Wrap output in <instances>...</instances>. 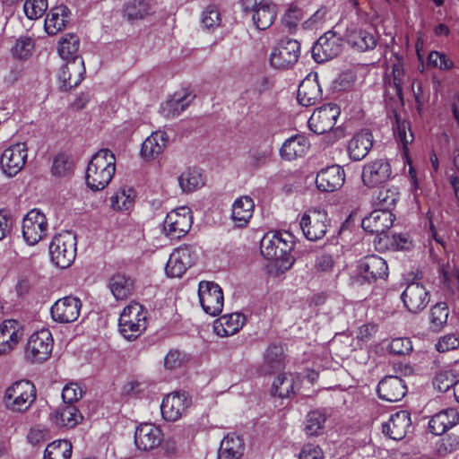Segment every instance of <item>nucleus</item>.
I'll return each mask as SVG.
<instances>
[{"label":"nucleus","instance_id":"obj_27","mask_svg":"<svg viewBox=\"0 0 459 459\" xmlns=\"http://www.w3.org/2000/svg\"><path fill=\"white\" fill-rule=\"evenodd\" d=\"M245 321V316L240 313L226 314L213 322V331L220 337H228L237 333Z\"/></svg>","mask_w":459,"mask_h":459},{"label":"nucleus","instance_id":"obj_58","mask_svg":"<svg viewBox=\"0 0 459 459\" xmlns=\"http://www.w3.org/2000/svg\"><path fill=\"white\" fill-rule=\"evenodd\" d=\"M429 66L437 68L439 70H450L454 66V62L444 53L438 51H431L427 58Z\"/></svg>","mask_w":459,"mask_h":459},{"label":"nucleus","instance_id":"obj_60","mask_svg":"<svg viewBox=\"0 0 459 459\" xmlns=\"http://www.w3.org/2000/svg\"><path fill=\"white\" fill-rule=\"evenodd\" d=\"M187 360V355L178 348L171 349L164 359V366L167 369H175L181 367Z\"/></svg>","mask_w":459,"mask_h":459},{"label":"nucleus","instance_id":"obj_7","mask_svg":"<svg viewBox=\"0 0 459 459\" xmlns=\"http://www.w3.org/2000/svg\"><path fill=\"white\" fill-rule=\"evenodd\" d=\"M300 56V44L296 39H281L273 49L270 64L276 69H287L293 66Z\"/></svg>","mask_w":459,"mask_h":459},{"label":"nucleus","instance_id":"obj_54","mask_svg":"<svg viewBox=\"0 0 459 459\" xmlns=\"http://www.w3.org/2000/svg\"><path fill=\"white\" fill-rule=\"evenodd\" d=\"M52 353V346H25L24 356L31 363L47 360Z\"/></svg>","mask_w":459,"mask_h":459},{"label":"nucleus","instance_id":"obj_38","mask_svg":"<svg viewBox=\"0 0 459 459\" xmlns=\"http://www.w3.org/2000/svg\"><path fill=\"white\" fill-rule=\"evenodd\" d=\"M255 204L249 196H241L232 204L231 219L238 227L246 226L253 215Z\"/></svg>","mask_w":459,"mask_h":459},{"label":"nucleus","instance_id":"obj_19","mask_svg":"<svg viewBox=\"0 0 459 459\" xmlns=\"http://www.w3.org/2000/svg\"><path fill=\"white\" fill-rule=\"evenodd\" d=\"M162 440V431L154 424L143 423L136 428L134 433V443L139 450H152L159 446Z\"/></svg>","mask_w":459,"mask_h":459},{"label":"nucleus","instance_id":"obj_6","mask_svg":"<svg viewBox=\"0 0 459 459\" xmlns=\"http://www.w3.org/2000/svg\"><path fill=\"white\" fill-rule=\"evenodd\" d=\"M193 224V215L189 207L181 206L170 211L163 222V231L171 239L185 236Z\"/></svg>","mask_w":459,"mask_h":459},{"label":"nucleus","instance_id":"obj_62","mask_svg":"<svg viewBox=\"0 0 459 459\" xmlns=\"http://www.w3.org/2000/svg\"><path fill=\"white\" fill-rule=\"evenodd\" d=\"M53 336L49 329L42 328L33 333L28 339L27 344H51Z\"/></svg>","mask_w":459,"mask_h":459},{"label":"nucleus","instance_id":"obj_47","mask_svg":"<svg viewBox=\"0 0 459 459\" xmlns=\"http://www.w3.org/2000/svg\"><path fill=\"white\" fill-rule=\"evenodd\" d=\"M73 446L66 439H58L48 445L44 459H70Z\"/></svg>","mask_w":459,"mask_h":459},{"label":"nucleus","instance_id":"obj_52","mask_svg":"<svg viewBox=\"0 0 459 459\" xmlns=\"http://www.w3.org/2000/svg\"><path fill=\"white\" fill-rule=\"evenodd\" d=\"M325 422V416L319 411H310L306 418L304 430L309 437L319 435Z\"/></svg>","mask_w":459,"mask_h":459},{"label":"nucleus","instance_id":"obj_45","mask_svg":"<svg viewBox=\"0 0 459 459\" xmlns=\"http://www.w3.org/2000/svg\"><path fill=\"white\" fill-rule=\"evenodd\" d=\"M34 48V39L29 35H22L15 39L11 48V54L16 60L26 61L32 56Z\"/></svg>","mask_w":459,"mask_h":459},{"label":"nucleus","instance_id":"obj_20","mask_svg":"<svg viewBox=\"0 0 459 459\" xmlns=\"http://www.w3.org/2000/svg\"><path fill=\"white\" fill-rule=\"evenodd\" d=\"M345 181L344 169L339 165H333L321 169L316 178L317 188L323 192H333L340 189Z\"/></svg>","mask_w":459,"mask_h":459},{"label":"nucleus","instance_id":"obj_56","mask_svg":"<svg viewBox=\"0 0 459 459\" xmlns=\"http://www.w3.org/2000/svg\"><path fill=\"white\" fill-rule=\"evenodd\" d=\"M396 127L394 129V136L396 140L403 145L404 152L413 141V134L411 130V125L408 121H400L397 119Z\"/></svg>","mask_w":459,"mask_h":459},{"label":"nucleus","instance_id":"obj_25","mask_svg":"<svg viewBox=\"0 0 459 459\" xmlns=\"http://www.w3.org/2000/svg\"><path fill=\"white\" fill-rule=\"evenodd\" d=\"M373 146V135L368 130H362L355 134L349 141L347 150L349 156L353 160H363Z\"/></svg>","mask_w":459,"mask_h":459},{"label":"nucleus","instance_id":"obj_10","mask_svg":"<svg viewBox=\"0 0 459 459\" xmlns=\"http://www.w3.org/2000/svg\"><path fill=\"white\" fill-rule=\"evenodd\" d=\"M199 302L203 310L212 316H218L223 308L224 297L221 288L213 281H200L198 285Z\"/></svg>","mask_w":459,"mask_h":459},{"label":"nucleus","instance_id":"obj_23","mask_svg":"<svg viewBox=\"0 0 459 459\" xmlns=\"http://www.w3.org/2000/svg\"><path fill=\"white\" fill-rule=\"evenodd\" d=\"M407 388L404 381L396 376H387L383 378L377 386L379 397L387 402L394 403L402 400Z\"/></svg>","mask_w":459,"mask_h":459},{"label":"nucleus","instance_id":"obj_37","mask_svg":"<svg viewBox=\"0 0 459 459\" xmlns=\"http://www.w3.org/2000/svg\"><path fill=\"white\" fill-rule=\"evenodd\" d=\"M83 417L74 404H63L54 413L53 421L60 428L72 429L82 420Z\"/></svg>","mask_w":459,"mask_h":459},{"label":"nucleus","instance_id":"obj_44","mask_svg":"<svg viewBox=\"0 0 459 459\" xmlns=\"http://www.w3.org/2000/svg\"><path fill=\"white\" fill-rule=\"evenodd\" d=\"M80 48V38L75 33L64 34L57 46V52L60 57L64 60L81 59L78 57L77 53Z\"/></svg>","mask_w":459,"mask_h":459},{"label":"nucleus","instance_id":"obj_53","mask_svg":"<svg viewBox=\"0 0 459 459\" xmlns=\"http://www.w3.org/2000/svg\"><path fill=\"white\" fill-rule=\"evenodd\" d=\"M120 318H126L134 323L147 322V311L138 302H131L122 311Z\"/></svg>","mask_w":459,"mask_h":459},{"label":"nucleus","instance_id":"obj_17","mask_svg":"<svg viewBox=\"0 0 459 459\" xmlns=\"http://www.w3.org/2000/svg\"><path fill=\"white\" fill-rule=\"evenodd\" d=\"M82 302L74 296H66L56 300L51 307L50 313L54 321L69 324L77 320L80 316Z\"/></svg>","mask_w":459,"mask_h":459},{"label":"nucleus","instance_id":"obj_32","mask_svg":"<svg viewBox=\"0 0 459 459\" xmlns=\"http://www.w3.org/2000/svg\"><path fill=\"white\" fill-rule=\"evenodd\" d=\"M459 420V413L454 408H448L436 413L429 422V428L434 435H442L454 427Z\"/></svg>","mask_w":459,"mask_h":459},{"label":"nucleus","instance_id":"obj_57","mask_svg":"<svg viewBox=\"0 0 459 459\" xmlns=\"http://www.w3.org/2000/svg\"><path fill=\"white\" fill-rule=\"evenodd\" d=\"M302 19L303 11L296 5H290L282 17V23L289 29L290 32H293Z\"/></svg>","mask_w":459,"mask_h":459},{"label":"nucleus","instance_id":"obj_40","mask_svg":"<svg viewBox=\"0 0 459 459\" xmlns=\"http://www.w3.org/2000/svg\"><path fill=\"white\" fill-rule=\"evenodd\" d=\"M153 13L152 4L146 0H131L123 8V17L130 22L143 20Z\"/></svg>","mask_w":459,"mask_h":459},{"label":"nucleus","instance_id":"obj_28","mask_svg":"<svg viewBox=\"0 0 459 459\" xmlns=\"http://www.w3.org/2000/svg\"><path fill=\"white\" fill-rule=\"evenodd\" d=\"M298 100L305 107H309L321 99V89L316 74L307 75L298 89Z\"/></svg>","mask_w":459,"mask_h":459},{"label":"nucleus","instance_id":"obj_63","mask_svg":"<svg viewBox=\"0 0 459 459\" xmlns=\"http://www.w3.org/2000/svg\"><path fill=\"white\" fill-rule=\"evenodd\" d=\"M391 247L394 250H409L412 247V240L408 234H395L392 237Z\"/></svg>","mask_w":459,"mask_h":459},{"label":"nucleus","instance_id":"obj_49","mask_svg":"<svg viewBox=\"0 0 459 459\" xmlns=\"http://www.w3.org/2000/svg\"><path fill=\"white\" fill-rule=\"evenodd\" d=\"M222 18L220 10L213 5L207 6L201 14V26L203 30L213 32L221 27Z\"/></svg>","mask_w":459,"mask_h":459},{"label":"nucleus","instance_id":"obj_43","mask_svg":"<svg viewBox=\"0 0 459 459\" xmlns=\"http://www.w3.org/2000/svg\"><path fill=\"white\" fill-rule=\"evenodd\" d=\"M109 289L117 300L129 298L134 289V281L125 274H115L109 280Z\"/></svg>","mask_w":459,"mask_h":459},{"label":"nucleus","instance_id":"obj_3","mask_svg":"<svg viewBox=\"0 0 459 459\" xmlns=\"http://www.w3.org/2000/svg\"><path fill=\"white\" fill-rule=\"evenodd\" d=\"M37 397L36 387L29 380H19L6 388L3 403L4 407L16 413L27 411Z\"/></svg>","mask_w":459,"mask_h":459},{"label":"nucleus","instance_id":"obj_36","mask_svg":"<svg viewBox=\"0 0 459 459\" xmlns=\"http://www.w3.org/2000/svg\"><path fill=\"white\" fill-rule=\"evenodd\" d=\"M24 336V327L17 320L6 319L0 324V344H18Z\"/></svg>","mask_w":459,"mask_h":459},{"label":"nucleus","instance_id":"obj_42","mask_svg":"<svg viewBox=\"0 0 459 459\" xmlns=\"http://www.w3.org/2000/svg\"><path fill=\"white\" fill-rule=\"evenodd\" d=\"M178 180L182 192L186 194L200 189L205 184L201 169L196 168L186 169L179 175Z\"/></svg>","mask_w":459,"mask_h":459},{"label":"nucleus","instance_id":"obj_55","mask_svg":"<svg viewBox=\"0 0 459 459\" xmlns=\"http://www.w3.org/2000/svg\"><path fill=\"white\" fill-rule=\"evenodd\" d=\"M48 9V0H26L23 5L25 15L30 20L43 16Z\"/></svg>","mask_w":459,"mask_h":459},{"label":"nucleus","instance_id":"obj_48","mask_svg":"<svg viewBox=\"0 0 459 459\" xmlns=\"http://www.w3.org/2000/svg\"><path fill=\"white\" fill-rule=\"evenodd\" d=\"M399 191L396 186H389L380 189L374 198V204L380 210L390 211L394 208L399 200Z\"/></svg>","mask_w":459,"mask_h":459},{"label":"nucleus","instance_id":"obj_21","mask_svg":"<svg viewBox=\"0 0 459 459\" xmlns=\"http://www.w3.org/2000/svg\"><path fill=\"white\" fill-rule=\"evenodd\" d=\"M85 66L82 59L67 61L58 72V81L65 91L76 87L83 80Z\"/></svg>","mask_w":459,"mask_h":459},{"label":"nucleus","instance_id":"obj_31","mask_svg":"<svg viewBox=\"0 0 459 459\" xmlns=\"http://www.w3.org/2000/svg\"><path fill=\"white\" fill-rule=\"evenodd\" d=\"M286 356L283 346H268L260 368L263 375H272L285 368Z\"/></svg>","mask_w":459,"mask_h":459},{"label":"nucleus","instance_id":"obj_46","mask_svg":"<svg viewBox=\"0 0 459 459\" xmlns=\"http://www.w3.org/2000/svg\"><path fill=\"white\" fill-rule=\"evenodd\" d=\"M253 22L258 30L268 29L276 17V7L270 1L253 12Z\"/></svg>","mask_w":459,"mask_h":459},{"label":"nucleus","instance_id":"obj_14","mask_svg":"<svg viewBox=\"0 0 459 459\" xmlns=\"http://www.w3.org/2000/svg\"><path fill=\"white\" fill-rule=\"evenodd\" d=\"M192 403V399L186 392H174L164 397L161 405V414L167 421L179 420Z\"/></svg>","mask_w":459,"mask_h":459},{"label":"nucleus","instance_id":"obj_59","mask_svg":"<svg viewBox=\"0 0 459 459\" xmlns=\"http://www.w3.org/2000/svg\"><path fill=\"white\" fill-rule=\"evenodd\" d=\"M85 391L77 383L71 382L63 388L62 398L65 404H73L78 402L84 394Z\"/></svg>","mask_w":459,"mask_h":459},{"label":"nucleus","instance_id":"obj_50","mask_svg":"<svg viewBox=\"0 0 459 459\" xmlns=\"http://www.w3.org/2000/svg\"><path fill=\"white\" fill-rule=\"evenodd\" d=\"M147 322L134 323L126 318H119V331L127 342L134 341L146 329Z\"/></svg>","mask_w":459,"mask_h":459},{"label":"nucleus","instance_id":"obj_24","mask_svg":"<svg viewBox=\"0 0 459 459\" xmlns=\"http://www.w3.org/2000/svg\"><path fill=\"white\" fill-rule=\"evenodd\" d=\"M410 426V414L405 411H400L392 414L389 420L383 423L382 431L392 439L401 440L405 437Z\"/></svg>","mask_w":459,"mask_h":459},{"label":"nucleus","instance_id":"obj_51","mask_svg":"<svg viewBox=\"0 0 459 459\" xmlns=\"http://www.w3.org/2000/svg\"><path fill=\"white\" fill-rule=\"evenodd\" d=\"M449 315L448 307L444 302L434 305L429 313L430 327L435 331H439L446 324Z\"/></svg>","mask_w":459,"mask_h":459},{"label":"nucleus","instance_id":"obj_29","mask_svg":"<svg viewBox=\"0 0 459 459\" xmlns=\"http://www.w3.org/2000/svg\"><path fill=\"white\" fill-rule=\"evenodd\" d=\"M168 135L163 131L153 132L142 143L141 155L144 160H152L160 155L167 147Z\"/></svg>","mask_w":459,"mask_h":459},{"label":"nucleus","instance_id":"obj_8","mask_svg":"<svg viewBox=\"0 0 459 459\" xmlns=\"http://www.w3.org/2000/svg\"><path fill=\"white\" fill-rule=\"evenodd\" d=\"M46 215L39 209L30 210L22 220V236L26 243L34 246L48 233Z\"/></svg>","mask_w":459,"mask_h":459},{"label":"nucleus","instance_id":"obj_9","mask_svg":"<svg viewBox=\"0 0 459 459\" xmlns=\"http://www.w3.org/2000/svg\"><path fill=\"white\" fill-rule=\"evenodd\" d=\"M28 148L24 143L12 144L5 148L0 157V169L9 177L16 176L25 166Z\"/></svg>","mask_w":459,"mask_h":459},{"label":"nucleus","instance_id":"obj_34","mask_svg":"<svg viewBox=\"0 0 459 459\" xmlns=\"http://www.w3.org/2000/svg\"><path fill=\"white\" fill-rule=\"evenodd\" d=\"M346 39L348 44L357 51L364 52L376 47V39L369 32L351 26L347 29Z\"/></svg>","mask_w":459,"mask_h":459},{"label":"nucleus","instance_id":"obj_5","mask_svg":"<svg viewBox=\"0 0 459 459\" xmlns=\"http://www.w3.org/2000/svg\"><path fill=\"white\" fill-rule=\"evenodd\" d=\"M331 224L327 212L320 207L307 209L299 219V227L304 237L310 241L322 239Z\"/></svg>","mask_w":459,"mask_h":459},{"label":"nucleus","instance_id":"obj_64","mask_svg":"<svg viewBox=\"0 0 459 459\" xmlns=\"http://www.w3.org/2000/svg\"><path fill=\"white\" fill-rule=\"evenodd\" d=\"M299 457V459H323L324 454L318 446L307 444L302 447Z\"/></svg>","mask_w":459,"mask_h":459},{"label":"nucleus","instance_id":"obj_16","mask_svg":"<svg viewBox=\"0 0 459 459\" xmlns=\"http://www.w3.org/2000/svg\"><path fill=\"white\" fill-rule=\"evenodd\" d=\"M340 108L335 104H327L316 109L308 119V126L316 134L329 132L336 124Z\"/></svg>","mask_w":459,"mask_h":459},{"label":"nucleus","instance_id":"obj_39","mask_svg":"<svg viewBox=\"0 0 459 459\" xmlns=\"http://www.w3.org/2000/svg\"><path fill=\"white\" fill-rule=\"evenodd\" d=\"M190 102V94L185 91L177 92L161 104L160 112L168 118L175 117L179 116L189 106Z\"/></svg>","mask_w":459,"mask_h":459},{"label":"nucleus","instance_id":"obj_18","mask_svg":"<svg viewBox=\"0 0 459 459\" xmlns=\"http://www.w3.org/2000/svg\"><path fill=\"white\" fill-rule=\"evenodd\" d=\"M359 274L368 281L384 279L388 274V266L382 257L371 255L361 258L358 262Z\"/></svg>","mask_w":459,"mask_h":459},{"label":"nucleus","instance_id":"obj_2","mask_svg":"<svg viewBox=\"0 0 459 459\" xmlns=\"http://www.w3.org/2000/svg\"><path fill=\"white\" fill-rule=\"evenodd\" d=\"M294 243L292 236L288 232L270 231L267 232L260 243L262 255L267 260L279 263V266L288 270L293 264L290 252Z\"/></svg>","mask_w":459,"mask_h":459},{"label":"nucleus","instance_id":"obj_30","mask_svg":"<svg viewBox=\"0 0 459 459\" xmlns=\"http://www.w3.org/2000/svg\"><path fill=\"white\" fill-rule=\"evenodd\" d=\"M70 11L65 5H57L50 9L45 18L44 29L48 35H56L66 26Z\"/></svg>","mask_w":459,"mask_h":459},{"label":"nucleus","instance_id":"obj_26","mask_svg":"<svg viewBox=\"0 0 459 459\" xmlns=\"http://www.w3.org/2000/svg\"><path fill=\"white\" fill-rule=\"evenodd\" d=\"M309 148V142L302 134H295L285 140L280 148L282 160L291 161L304 156Z\"/></svg>","mask_w":459,"mask_h":459},{"label":"nucleus","instance_id":"obj_15","mask_svg":"<svg viewBox=\"0 0 459 459\" xmlns=\"http://www.w3.org/2000/svg\"><path fill=\"white\" fill-rule=\"evenodd\" d=\"M393 177L390 162L385 159H377L366 163L362 169L361 178L368 187H376L385 183Z\"/></svg>","mask_w":459,"mask_h":459},{"label":"nucleus","instance_id":"obj_22","mask_svg":"<svg viewBox=\"0 0 459 459\" xmlns=\"http://www.w3.org/2000/svg\"><path fill=\"white\" fill-rule=\"evenodd\" d=\"M394 214L387 210H375L361 221V227L368 232L381 235L385 233L393 225Z\"/></svg>","mask_w":459,"mask_h":459},{"label":"nucleus","instance_id":"obj_11","mask_svg":"<svg viewBox=\"0 0 459 459\" xmlns=\"http://www.w3.org/2000/svg\"><path fill=\"white\" fill-rule=\"evenodd\" d=\"M404 307L412 314L423 311L430 301V292L426 286L418 281H411L401 294Z\"/></svg>","mask_w":459,"mask_h":459},{"label":"nucleus","instance_id":"obj_13","mask_svg":"<svg viewBox=\"0 0 459 459\" xmlns=\"http://www.w3.org/2000/svg\"><path fill=\"white\" fill-rule=\"evenodd\" d=\"M342 50V40L333 31L321 36L312 48V56L317 63H324L336 57Z\"/></svg>","mask_w":459,"mask_h":459},{"label":"nucleus","instance_id":"obj_61","mask_svg":"<svg viewBox=\"0 0 459 459\" xmlns=\"http://www.w3.org/2000/svg\"><path fill=\"white\" fill-rule=\"evenodd\" d=\"M456 380L452 371H441L437 373L433 380V385L439 392H446L451 386H455Z\"/></svg>","mask_w":459,"mask_h":459},{"label":"nucleus","instance_id":"obj_33","mask_svg":"<svg viewBox=\"0 0 459 459\" xmlns=\"http://www.w3.org/2000/svg\"><path fill=\"white\" fill-rule=\"evenodd\" d=\"M245 451V443L240 436L228 434L221 442L218 459H240Z\"/></svg>","mask_w":459,"mask_h":459},{"label":"nucleus","instance_id":"obj_41","mask_svg":"<svg viewBox=\"0 0 459 459\" xmlns=\"http://www.w3.org/2000/svg\"><path fill=\"white\" fill-rule=\"evenodd\" d=\"M297 388L296 377L290 373L279 374L273 382L272 394L281 399L290 398L295 394Z\"/></svg>","mask_w":459,"mask_h":459},{"label":"nucleus","instance_id":"obj_4","mask_svg":"<svg viewBox=\"0 0 459 459\" xmlns=\"http://www.w3.org/2000/svg\"><path fill=\"white\" fill-rule=\"evenodd\" d=\"M77 239L72 231L56 234L49 245L51 262L59 268H68L74 261L77 250Z\"/></svg>","mask_w":459,"mask_h":459},{"label":"nucleus","instance_id":"obj_12","mask_svg":"<svg viewBox=\"0 0 459 459\" xmlns=\"http://www.w3.org/2000/svg\"><path fill=\"white\" fill-rule=\"evenodd\" d=\"M196 260V252L191 246L184 245L173 250L166 265L169 277H181Z\"/></svg>","mask_w":459,"mask_h":459},{"label":"nucleus","instance_id":"obj_1","mask_svg":"<svg viewBox=\"0 0 459 459\" xmlns=\"http://www.w3.org/2000/svg\"><path fill=\"white\" fill-rule=\"evenodd\" d=\"M116 171V157L108 149L97 152L89 161L86 169V184L93 191L104 189Z\"/></svg>","mask_w":459,"mask_h":459},{"label":"nucleus","instance_id":"obj_35","mask_svg":"<svg viewBox=\"0 0 459 459\" xmlns=\"http://www.w3.org/2000/svg\"><path fill=\"white\" fill-rule=\"evenodd\" d=\"M135 198L136 193L133 187L121 186L111 195L110 207L116 212H129L134 206Z\"/></svg>","mask_w":459,"mask_h":459}]
</instances>
